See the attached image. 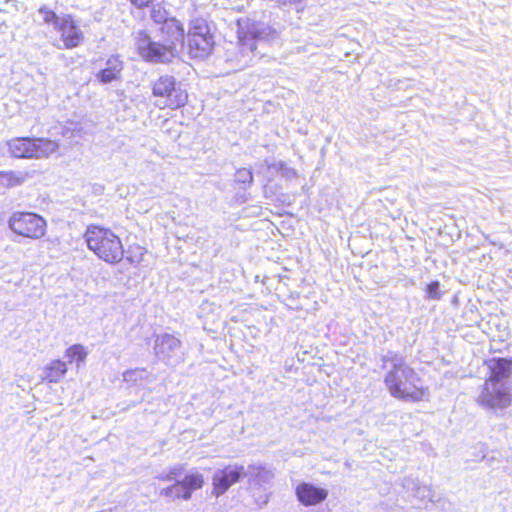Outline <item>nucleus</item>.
Segmentation results:
<instances>
[{"label": "nucleus", "instance_id": "nucleus-2", "mask_svg": "<svg viewBox=\"0 0 512 512\" xmlns=\"http://www.w3.org/2000/svg\"><path fill=\"white\" fill-rule=\"evenodd\" d=\"M164 42L153 41L143 30L135 35L137 49L141 57L155 63L170 62L178 54V47H183L184 40H174L172 37H164Z\"/></svg>", "mask_w": 512, "mask_h": 512}, {"label": "nucleus", "instance_id": "nucleus-8", "mask_svg": "<svg viewBox=\"0 0 512 512\" xmlns=\"http://www.w3.org/2000/svg\"><path fill=\"white\" fill-rule=\"evenodd\" d=\"M150 18L155 24L161 25L163 37H172L174 40H185L184 27L175 17H172L162 3L152 4Z\"/></svg>", "mask_w": 512, "mask_h": 512}, {"label": "nucleus", "instance_id": "nucleus-15", "mask_svg": "<svg viewBox=\"0 0 512 512\" xmlns=\"http://www.w3.org/2000/svg\"><path fill=\"white\" fill-rule=\"evenodd\" d=\"M31 158H46L55 153L59 144L46 138H31Z\"/></svg>", "mask_w": 512, "mask_h": 512}, {"label": "nucleus", "instance_id": "nucleus-4", "mask_svg": "<svg viewBox=\"0 0 512 512\" xmlns=\"http://www.w3.org/2000/svg\"><path fill=\"white\" fill-rule=\"evenodd\" d=\"M152 94L157 98L155 105L161 109H177L184 106L188 95L171 75L160 76L152 84Z\"/></svg>", "mask_w": 512, "mask_h": 512}, {"label": "nucleus", "instance_id": "nucleus-5", "mask_svg": "<svg viewBox=\"0 0 512 512\" xmlns=\"http://www.w3.org/2000/svg\"><path fill=\"white\" fill-rule=\"evenodd\" d=\"M85 239L88 248L97 256H117L123 253L119 237L109 229L90 226L86 231Z\"/></svg>", "mask_w": 512, "mask_h": 512}, {"label": "nucleus", "instance_id": "nucleus-31", "mask_svg": "<svg viewBox=\"0 0 512 512\" xmlns=\"http://www.w3.org/2000/svg\"><path fill=\"white\" fill-rule=\"evenodd\" d=\"M182 466H175L170 469L169 473L166 475H161L159 479L163 481H171L174 480L178 475L181 474Z\"/></svg>", "mask_w": 512, "mask_h": 512}, {"label": "nucleus", "instance_id": "nucleus-12", "mask_svg": "<svg viewBox=\"0 0 512 512\" xmlns=\"http://www.w3.org/2000/svg\"><path fill=\"white\" fill-rule=\"evenodd\" d=\"M58 24L57 30L60 33L64 48L72 49L81 44L84 39L83 33L71 15H64L62 21H58Z\"/></svg>", "mask_w": 512, "mask_h": 512}, {"label": "nucleus", "instance_id": "nucleus-23", "mask_svg": "<svg viewBox=\"0 0 512 512\" xmlns=\"http://www.w3.org/2000/svg\"><path fill=\"white\" fill-rule=\"evenodd\" d=\"M161 494L168 498H171L172 500L180 499V498H182L184 500L190 499V494H189L188 490H186V488L184 487L181 480L177 481L172 486H169V487L163 489Z\"/></svg>", "mask_w": 512, "mask_h": 512}, {"label": "nucleus", "instance_id": "nucleus-28", "mask_svg": "<svg viewBox=\"0 0 512 512\" xmlns=\"http://www.w3.org/2000/svg\"><path fill=\"white\" fill-rule=\"evenodd\" d=\"M414 496L422 501H432V490L428 486H416Z\"/></svg>", "mask_w": 512, "mask_h": 512}, {"label": "nucleus", "instance_id": "nucleus-3", "mask_svg": "<svg viewBox=\"0 0 512 512\" xmlns=\"http://www.w3.org/2000/svg\"><path fill=\"white\" fill-rule=\"evenodd\" d=\"M188 54L192 58H205L215 44L214 35L208 21L204 18H193L189 23L186 35Z\"/></svg>", "mask_w": 512, "mask_h": 512}, {"label": "nucleus", "instance_id": "nucleus-9", "mask_svg": "<svg viewBox=\"0 0 512 512\" xmlns=\"http://www.w3.org/2000/svg\"><path fill=\"white\" fill-rule=\"evenodd\" d=\"M156 357L167 365L175 366L183 361L181 341L171 334L158 335L154 343Z\"/></svg>", "mask_w": 512, "mask_h": 512}, {"label": "nucleus", "instance_id": "nucleus-13", "mask_svg": "<svg viewBox=\"0 0 512 512\" xmlns=\"http://www.w3.org/2000/svg\"><path fill=\"white\" fill-rule=\"evenodd\" d=\"M296 496L304 506H314L327 498L328 491L311 483L302 482L296 487Z\"/></svg>", "mask_w": 512, "mask_h": 512}, {"label": "nucleus", "instance_id": "nucleus-6", "mask_svg": "<svg viewBox=\"0 0 512 512\" xmlns=\"http://www.w3.org/2000/svg\"><path fill=\"white\" fill-rule=\"evenodd\" d=\"M237 43H230L225 50V60L237 71L250 66L257 58V46L247 35L239 33Z\"/></svg>", "mask_w": 512, "mask_h": 512}, {"label": "nucleus", "instance_id": "nucleus-1", "mask_svg": "<svg viewBox=\"0 0 512 512\" xmlns=\"http://www.w3.org/2000/svg\"><path fill=\"white\" fill-rule=\"evenodd\" d=\"M382 368L388 369L384 382L395 398L420 401L425 396V390L417 385L419 381L414 370L408 366L403 356L397 352L388 351L381 358Z\"/></svg>", "mask_w": 512, "mask_h": 512}, {"label": "nucleus", "instance_id": "nucleus-33", "mask_svg": "<svg viewBox=\"0 0 512 512\" xmlns=\"http://www.w3.org/2000/svg\"><path fill=\"white\" fill-rule=\"evenodd\" d=\"M278 3L282 4V5H291V4H296L298 3L300 0H277Z\"/></svg>", "mask_w": 512, "mask_h": 512}, {"label": "nucleus", "instance_id": "nucleus-29", "mask_svg": "<svg viewBox=\"0 0 512 512\" xmlns=\"http://www.w3.org/2000/svg\"><path fill=\"white\" fill-rule=\"evenodd\" d=\"M274 168L281 173L282 177H285L288 180L296 178L297 176L296 170L286 166V164L283 162H278L277 164H274Z\"/></svg>", "mask_w": 512, "mask_h": 512}, {"label": "nucleus", "instance_id": "nucleus-27", "mask_svg": "<svg viewBox=\"0 0 512 512\" xmlns=\"http://www.w3.org/2000/svg\"><path fill=\"white\" fill-rule=\"evenodd\" d=\"M87 353L83 346L81 345H73L67 350V356L70 360L76 358L79 361H83L86 357Z\"/></svg>", "mask_w": 512, "mask_h": 512}, {"label": "nucleus", "instance_id": "nucleus-32", "mask_svg": "<svg viewBox=\"0 0 512 512\" xmlns=\"http://www.w3.org/2000/svg\"><path fill=\"white\" fill-rule=\"evenodd\" d=\"M154 0H131V3L138 8L148 7Z\"/></svg>", "mask_w": 512, "mask_h": 512}, {"label": "nucleus", "instance_id": "nucleus-20", "mask_svg": "<svg viewBox=\"0 0 512 512\" xmlns=\"http://www.w3.org/2000/svg\"><path fill=\"white\" fill-rule=\"evenodd\" d=\"M123 381L130 386L143 385L150 383V374L146 368H134L125 371L123 374Z\"/></svg>", "mask_w": 512, "mask_h": 512}, {"label": "nucleus", "instance_id": "nucleus-24", "mask_svg": "<svg viewBox=\"0 0 512 512\" xmlns=\"http://www.w3.org/2000/svg\"><path fill=\"white\" fill-rule=\"evenodd\" d=\"M181 481L191 496L194 490L202 488L204 484V477L198 471H191Z\"/></svg>", "mask_w": 512, "mask_h": 512}, {"label": "nucleus", "instance_id": "nucleus-22", "mask_svg": "<svg viewBox=\"0 0 512 512\" xmlns=\"http://www.w3.org/2000/svg\"><path fill=\"white\" fill-rule=\"evenodd\" d=\"M66 372V363L60 360H54L46 367L44 380L50 383H57Z\"/></svg>", "mask_w": 512, "mask_h": 512}, {"label": "nucleus", "instance_id": "nucleus-16", "mask_svg": "<svg viewBox=\"0 0 512 512\" xmlns=\"http://www.w3.org/2000/svg\"><path fill=\"white\" fill-rule=\"evenodd\" d=\"M511 362L506 359H494L489 363L491 371L490 377L487 381L505 382L511 374Z\"/></svg>", "mask_w": 512, "mask_h": 512}, {"label": "nucleus", "instance_id": "nucleus-30", "mask_svg": "<svg viewBox=\"0 0 512 512\" xmlns=\"http://www.w3.org/2000/svg\"><path fill=\"white\" fill-rule=\"evenodd\" d=\"M439 282L438 281H434V282H431L428 286H427V295H428V298L430 299H440L441 297V293L439 291Z\"/></svg>", "mask_w": 512, "mask_h": 512}, {"label": "nucleus", "instance_id": "nucleus-34", "mask_svg": "<svg viewBox=\"0 0 512 512\" xmlns=\"http://www.w3.org/2000/svg\"><path fill=\"white\" fill-rule=\"evenodd\" d=\"M410 484H412L413 486H415V485H416V484H415V482H414V480H411V479H407V480H405V482H404V484H403V485H404V487H406V488H410Z\"/></svg>", "mask_w": 512, "mask_h": 512}, {"label": "nucleus", "instance_id": "nucleus-17", "mask_svg": "<svg viewBox=\"0 0 512 512\" xmlns=\"http://www.w3.org/2000/svg\"><path fill=\"white\" fill-rule=\"evenodd\" d=\"M243 35H247L248 39H252L256 43L257 40H273L277 37L278 33L269 25L263 23H255L250 25L247 32L243 33Z\"/></svg>", "mask_w": 512, "mask_h": 512}, {"label": "nucleus", "instance_id": "nucleus-18", "mask_svg": "<svg viewBox=\"0 0 512 512\" xmlns=\"http://www.w3.org/2000/svg\"><path fill=\"white\" fill-rule=\"evenodd\" d=\"M31 138H15L8 142L9 151L16 158H31Z\"/></svg>", "mask_w": 512, "mask_h": 512}, {"label": "nucleus", "instance_id": "nucleus-35", "mask_svg": "<svg viewBox=\"0 0 512 512\" xmlns=\"http://www.w3.org/2000/svg\"><path fill=\"white\" fill-rule=\"evenodd\" d=\"M127 259L130 261V263H133V262H134L132 257H129V258H127Z\"/></svg>", "mask_w": 512, "mask_h": 512}, {"label": "nucleus", "instance_id": "nucleus-7", "mask_svg": "<svg viewBox=\"0 0 512 512\" xmlns=\"http://www.w3.org/2000/svg\"><path fill=\"white\" fill-rule=\"evenodd\" d=\"M10 229L23 237L38 239L45 234V220L30 212H14L9 219Z\"/></svg>", "mask_w": 512, "mask_h": 512}, {"label": "nucleus", "instance_id": "nucleus-14", "mask_svg": "<svg viewBox=\"0 0 512 512\" xmlns=\"http://www.w3.org/2000/svg\"><path fill=\"white\" fill-rule=\"evenodd\" d=\"M123 67V62L119 56H111L106 61V67L99 71L96 77L103 84L111 83L120 79Z\"/></svg>", "mask_w": 512, "mask_h": 512}, {"label": "nucleus", "instance_id": "nucleus-11", "mask_svg": "<svg viewBox=\"0 0 512 512\" xmlns=\"http://www.w3.org/2000/svg\"><path fill=\"white\" fill-rule=\"evenodd\" d=\"M246 476L243 465L232 464L217 470L212 478L213 494L216 497L223 495L233 484Z\"/></svg>", "mask_w": 512, "mask_h": 512}, {"label": "nucleus", "instance_id": "nucleus-26", "mask_svg": "<svg viewBox=\"0 0 512 512\" xmlns=\"http://www.w3.org/2000/svg\"><path fill=\"white\" fill-rule=\"evenodd\" d=\"M39 14L42 16L44 22L53 24L56 29L59 26L58 21H62V17H58L53 11L46 7L40 8Z\"/></svg>", "mask_w": 512, "mask_h": 512}, {"label": "nucleus", "instance_id": "nucleus-25", "mask_svg": "<svg viewBox=\"0 0 512 512\" xmlns=\"http://www.w3.org/2000/svg\"><path fill=\"white\" fill-rule=\"evenodd\" d=\"M235 182L237 184L243 185V189L251 186L253 183V174L250 169L240 168L235 173Z\"/></svg>", "mask_w": 512, "mask_h": 512}, {"label": "nucleus", "instance_id": "nucleus-19", "mask_svg": "<svg viewBox=\"0 0 512 512\" xmlns=\"http://www.w3.org/2000/svg\"><path fill=\"white\" fill-rule=\"evenodd\" d=\"M31 177L26 171H0L1 184L7 188L22 185Z\"/></svg>", "mask_w": 512, "mask_h": 512}, {"label": "nucleus", "instance_id": "nucleus-10", "mask_svg": "<svg viewBox=\"0 0 512 512\" xmlns=\"http://www.w3.org/2000/svg\"><path fill=\"white\" fill-rule=\"evenodd\" d=\"M478 402L493 409H503L510 405L511 395L505 382L486 381Z\"/></svg>", "mask_w": 512, "mask_h": 512}, {"label": "nucleus", "instance_id": "nucleus-21", "mask_svg": "<svg viewBox=\"0 0 512 512\" xmlns=\"http://www.w3.org/2000/svg\"><path fill=\"white\" fill-rule=\"evenodd\" d=\"M246 473L247 476L255 479L259 484L270 483L275 476L272 469L256 464L249 465Z\"/></svg>", "mask_w": 512, "mask_h": 512}]
</instances>
